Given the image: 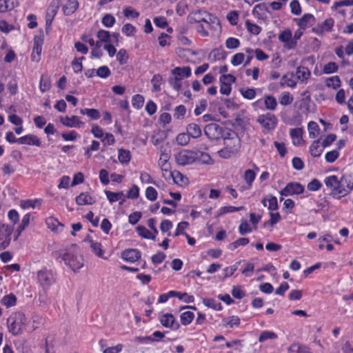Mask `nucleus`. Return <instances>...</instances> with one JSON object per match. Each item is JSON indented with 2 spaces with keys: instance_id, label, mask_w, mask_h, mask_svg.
Here are the masks:
<instances>
[{
  "instance_id": "nucleus-32",
  "label": "nucleus",
  "mask_w": 353,
  "mask_h": 353,
  "mask_svg": "<svg viewBox=\"0 0 353 353\" xmlns=\"http://www.w3.org/2000/svg\"><path fill=\"white\" fill-rule=\"evenodd\" d=\"M80 113L83 115H87L91 120H97L101 117L99 111L94 108L81 109Z\"/></svg>"
},
{
  "instance_id": "nucleus-54",
  "label": "nucleus",
  "mask_w": 353,
  "mask_h": 353,
  "mask_svg": "<svg viewBox=\"0 0 353 353\" xmlns=\"http://www.w3.org/2000/svg\"><path fill=\"white\" fill-rule=\"evenodd\" d=\"M157 191L153 187H148L145 190V197L151 201H154L157 199Z\"/></svg>"
},
{
  "instance_id": "nucleus-57",
  "label": "nucleus",
  "mask_w": 353,
  "mask_h": 353,
  "mask_svg": "<svg viewBox=\"0 0 353 353\" xmlns=\"http://www.w3.org/2000/svg\"><path fill=\"white\" fill-rule=\"evenodd\" d=\"M240 46V41L238 39L229 37L225 41V46L228 49H236Z\"/></svg>"
},
{
  "instance_id": "nucleus-42",
  "label": "nucleus",
  "mask_w": 353,
  "mask_h": 353,
  "mask_svg": "<svg viewBox=\"0 0 353 353\" xmlns=\"http://www.w3.org/2000/svg\"><path fill=\"white\" fill-rule=\"evenodd\" d=\"M290 350L291 352H296V353H312V352L310 351V349L305 346V345H300V344H292L290 347Z\"/></svg>"
},
{
  "instance_id": "nucleus-56",
  "label": "nucleus",
  "mask_w": 353,
  "mask_h": 353,
  "mask_svg": "<svg viewBox=\"0 0 353 353\" xmlns=\"http://www.w3.org/2000/svg\"><path fill=\"white\" fill-rule=\"evenodd\" d=\"M139 196V188L137 185H133L131 188L128 191L125 198L128 199H137Z\"/></svg>"
},
{
  "instance_id": "nucleus-38",
  "label": "nucleus",
  "mask_w": 353,
  "mask_h": 353,
  "mask_svg": "<svg viewBox=\"0 0 353 353\" xmlns=\"http://www.w3.org/2000/svg\"><path fill=\"white\" fill-rule=\"evenodd\" d=\"M119 161L122 164H126L130 161V153L128 150L124 149L119 150Z\"/></svg>"
},
{
  "instance_id": "nucleus-62",
  "label": "nucleus",
  "mask_w": 353,
  "mask_h": 353,
  "mask_svg": "<svg viewBox=\"0 0 353 353\" xmlns=\"http://www.w3.org/2000/svg\"><path fill=\"white\" fill-rule=\"evenodd\" d=\"M168 81H169L170 85L174 90L179 91L181 88L182 85H181V78L177 77H170Z\"/></svg>"
},
{
  "instance_id": "nucleus-46",
  "label": "nucleus",
  "mask_w": 353,
  "mask_h": 353,
  "mask_svg": "<svg viewBox=\"0 0 353 353\" xmlns=\"http://www.w3.org/2000/svg\"><path fill=\"white\" fill-rule=\"evenodd\" d=\"M245 26L248 31L254 35H258L261 31V28L260 26L251 23L249 20L245 21Z\"/></svg>"
},
{
  "instance_id": "nucleus-33",
  "label": "nucleus",
  "mask_w": 353,
  "mask_h": 353,
  "mask_svg": "<svg viewBox=\"0 0 353 353\" xmlns=\"http://www.w3.org/2000/svg\"><path fill=\"white\" fill-rule=\"evenodd\" d=\"M168 173L172 177L173 181L176 184H183L188 181V178L179 171H168Z\"/></svg>"
},
{
  "instance_id": "nucleus-40",
  "label": "nucleus",
  "mask_w": 353,
  "mask_h": 353,
  "mask_svg": "<svg viewBox=\"0 0 353 353\" xmlns=\"http://www.w3.org/2000/svg\"><path fill=\"white\" fill-rule=\"evenodd\" d=\"M144 101V97L139 94L134 95L132 99V106L134 108L137 110L141 109L143 107Z\"/></svg>"
},
{
  "instance_id": "nucleus-48",
  "label": "nucleus",
  "mask_w": 353,
  "mask_h": 353,
  "mask_svg": "<svg viewBox=\"0 0 353 353\" xmlns=\"http://www.w3.org/2000/svg\"><path fill=\"white\" fill-rule=\"evenodd\" d=\"M244 208L243 206L234 207V206H224L219 209L218 216H221L226 213H230L233 212L240 211Z\"/></svg>"
},
{
  "instance_id": "nucleus-14",
  "label": "nucleus",
  "mask_w": 353,
  "mask_h": 353,
  "mask_svg": "<svg viewBox=\"0 0 353 353\" xmlns=\"http://www.w3.org/2000/svg\"><path fill=\"white\" fill-rule=\"evenodd\" d=\"M159 321L163 326L177 330L180 327V324L176 321L172 314H165L159 318Z\"/></svg>"
},
{
  "instance_id": "nucleus-26",
  "label": "nucleus",
  "mask_w": 353,
  "mask_h": 353,
  "mask_svg": "<svg viewBox=\"0 0 353 353\" xmlns=\"http://www.w3.org/2000/svg\"><path fill=\"white\" fill-rule=\"evenodd\" d=\"M324 148L321 145L319 140L314 141L310 147V152L311 155L314 157H319L321 155V153L323 151Z\"/></svg>"
},
{
  "instance_id": "nucleus-55",
  "label": "nucleus",
  "mask_w": 353,
  "mask_h": 353,
  "mask_svg": "<svg viewBox=\"0 0 353 353\" xmlns=\"http://www.w3.org/2000/svg\"><path fill=\"white\" fill-rule=\"evenodd\" d=\"M239 231L240 234L245 235L246 234L250 233L252 232V228H250L248 221L246 220H243L241 221L239 227Z\"/></svg>"
},
{
  "instance_id": "nucleus-15",
  "label": "nucleus",
  "mask_w": 353,
  "mask_h": 353,
  "mask_svg": "<svg viewBox=\"0 0 353 353\" xmlns=\"http://www.w3.org/2000/svg\"><path fill=\"white\" fill-rule=\"evenodd\" d=\"M141 252L137 249H127L121 252V258L128 262L134 263L141 258Z\"/></svg>"
},
{
  "instance_id": "nucleus-29",
  "label": "nucleus",
  "mask_w": 353,
  "mask_h": 353,
  "mask_svg": "<svg viewBox=\"0 0 353 353\" xmlns=\"http://www.w3.org/2000/svg\"><path fill=\"white\" fill-rule=\"evenodd\" d=\"M294 74L293 72H289L283 75L281 79L280 84L281 86L288 85L294 88L296 85V81L294 79Z\"/></svg>"
},
{
  "instance_id": "nucleus-31",
  "label": "nucleus",
  "mask_w": 353,
  "mask_h": 353,
  "mask_svg": "<svg viewBox=\"0 0 353 353\" xmlns=\"http://www.w3.org/2000/svg\"><path fill=\"white\" fill-rule=\"evenodd\" d=\"M172 73L177 77H189L191 75V69L187 67H176L172 70Z\"/></svg>"
},
{
  "instance_id": "nucleus-47",
  "label": "nucleus",
  "mask_w": 353,
  "mask_h": 353,
  "mask_svg": "<svg viewBox=\"0 0 353 353\" xmlns=\"http://www.w3.org/2000/svg\"><path fill=\"white\" fill-rule=\"evenodd\" d=\"M277 334L272 331H263L259 338V341L263 343L268 339H276Z\"/></svg>"
},
{
  "instance_id": "nucleus-63",
  "label": "nucleus",
  "mask_w": 353,
  "mask_h": 353,
  "mask_svg": "<svg viewBox=\"0 0 353 353\" xmlns=\"http://www.w3.org/2000/svg\"><path fill=\"white\" fill-rule=\"evenodd\" d=\"M117 59L121 65L125 64L127 63L128 59V56L127 54L126 51L124 49H121L119 50L117 54Z\"/></svg>"
},
{
  "instance_id": "nucleus-19",
  "label": "nucleus",
  "mask_w": 353,
  "mask_h": 353,
  "mask_svg": "<svg viewBox=\"0 0 353 353\" xmlns=\"http://www.w3.org/2000/svg\"><path fill=\"white\" fill-rule=\"evenodd\" d=\"M196 162L202 165H212L214 161L211 158L210 155L205 152L200 150H195Z\"/></svg>"
},
{
  "instance_id": "nucleus-49",
  "label": "nucleus",
  "mask_w": 353,
  "mask_h": 353,
  "mask_svg": "<svg viewBox=\"0 0 353 353\" xmlns=\"http://www.w3.org/2000/svg\"><path fill=\"white\" fill-rule=\"evenodd\" d=\"M190 140V137L188 133H180L177 135L176 141L177 143L181 146L188 144Z\"/></svg>"
},
{
  "instance_id": "nucleus-7",
  "label": "nucleus",
  "mask_w": 353,
  "mask_h": 353,
  "mask_svg": "<svg viewBox=\"0 0 353 353\" xmlns=\"http://www.w3.org/2000/svg\"><path fill=\"white\" fill-rule=\"evenodd\" d=\"M196 158L195 151L189 150H183L175 156L177 164L183 166L195 163Z\"/></svg>"
},
{
  "instance_id": "nucleus-27",
  "label": "nucleus",
  "mask_w": 353,
  "mask_h": 353,
  "mask_svg": "<svg viewBox=\"0 0 353 353\" xmlns=\"http://www.w3.org/2000/svg\"><path fill=\"white\" fill-rule=\"evenodd\" d=\"M105 194L110 203H114L119 200L125 201V196L123 192H114L105 190Z\"/></svg>"
},
{
  "instance_id": "nucleus-10",
  "label": "nucleus",
  "mask_w": 353,
  "mask_h": 353,
  "mask_svg": "<svg viewBox=\"0 0 353 353\" xmlns=\"http://www.w3.org/2000/svg\"><path fill=\"white\" fill-rule=\"evenodd\" d=\"M204 134L211 141H216L223 137V128L215 123L205 126Z\"/></svg>"
},
{
  "instance_id": "nucleus-59",
  "label": "nucleus",
  "mask_w": 353,
  "mask_h": 353,
  "mask_svg": "<svg viewBox=\"0 0 353 353\" xmlns=\"http://www.w3.org/2000/svg\"><path fill=\"white\" fill-rule=\"evenodd\" d=\"M115 23L114 17L110 14H106L102 19V23L107 28L113 26Z\"/></svg>"
},
{
  "instance_id": "nucleus-8",
  "label": "nucleus",
  "mask_w": 353,
  "mask_h": 353,
  "mask_svg": "<svg viewBox=\"0 0 353 353\" xmlns=\"http://www.w3.org/2000/svg\"><path fill=\"white\" fill-rule=\"evenodd\" d=\"M13 232V227L4 223H0V250L7 248L11 241V235Z\"/></svg>"
},
{
  "instance_id": "nucleus-30",
  "label": "nucleus",
  "mask_w": 353,
  "mask_h": 353,
  "mask_svg": "<svg viewBox=\"0 0 353 353\" xmlns=\"http://www.w3.org/2000/svg\"><path fill=\"white\" fill-rule=\"evenodd\" d=\"M311 75L310 70L303 66H299L296 68V78L301 81L307 80Z\"/></svg>"
},
{
  "instance_id": "nucleus-36",
  "label": "nucleus",
  "mask_w": 353,
  "mask_h": 353,
  "mask_svg": "<svg viewBox=\"0 0 353 353\" xmlns=\"http://www.w3.org/2000/svg\"><path fill=\"white\" fill-rule=\"evenodd\" d=\"M294 101L293 96L289 92H283L279 97V103L282 105H288Z\"/></svg>"
},
{
  "instance_id": "nucleus-37",
  "label": "nucleus",
  "mask_w": 353,
  "mask_h": 353,
  "mask_svg": "<svg viewBox=\"0 0 353 353\" xmlns=\"http://www.w3.org/2000/svg\"><path fill=\"white\" fill-rule=\"evenodd\" d=\"M325 85L328 88L336 90L341 86V80L338 76L331 77L326 79Z\"/></svg>"
},
{
  "instance_id": "nucleus-61",
  "label": "nucleus",
  "mask_w": 353,
  "mask_h": 353,
  "mask_svg": "<svg viewBox=\"0 0 353 353\" xmlns=\"http://www.w3.org/2000/svg\"><path fill=\"white\" fill-rule=\"evenodd\" d=\"M61 0H52L50 5L48 8L47 11L49 12L50 14L56 15L59 6H60Z\"/></svg>"
},
{
  "instance_id": "nucleus-53",
  "label": "nucleus",
  "mask_w": 353,
  "mask_h": 353,
  "mask_svg": "<svg viewBox=\"0 0 353 353\" xmlns=\"http://www.w3.org/2000/svg\"><path fill=\"white\" fill-rule=\"evenodd\" d=\"M186 113V108L183 105H179L174 109V117L176 119H182Z\"/></svg>"
},
{
  "instance_id": "nucleus-3",
  "label": "nucleus",
  "mask_w": 353,
  "mask_h": 353,
  "mask_svg": "<svg viewBox=\"0 0 353 353\" xmlns=\"http://www.w3.org/2000/svg\"><path fill=\"white\" fill-rule=\"evenodd\" d=\"M26 321L27 319L23 312H18L12 314L7 319L9 332L14 336L21 334Z\"/></svg>"
},
{
  "instance_id": "nucleus-24",
  "label": "nucleus",
  "mask_w": 353,
  "mask_h": 353,
  "mask_svg": "<svg viewBox=\"0 0 353 353\" xmlns=\"http://www.w3.org/2000/svg\"><path fill=\"white\" fill-rule=\"evenodd\" d=\"M77 205H92L95 202V200L88 193H81L75 199Z\"/></svg>"
},
{
  "instance_id": "nucleus-52",
  "label": "nucleus",
  "mask_w": 353,
  "mask_h": 353,
  "mask_svg": "<svg viewBox=\"0 0 353 353\" xmlns=\"http://www.w3.org/2000/svg\"><path fill=\"white\" fill-rule=\"evenodd\" d=\"M110 74V70L108 66L105 65L101 66L97 70H96V75L101 78L105 79L108 77Z\"/></svg>"
},
{
  "instance_id": "nucleus-39",
  "label": "nucleus",
  "mask_w": 353,
  "mask_h": 353,
  "mask_svg": "<svg viewBox=\"0 0 353 353\" xmlns=\"http://www.w3.org/2000/svg\"><path fill=\"white\" fill-rule=\"evenodd\" d=\"M13 0H0V12H5L14 8Z\"/></svg>"
},
{
  "instance_id": "nucleus-23",
  "label": "nucleus",
  "mask_w": 353,
  "mask_h": 353,
  "mask_svg": "<svg viewBox=\"0 0 353 353\" xmlns=\"http://www.w3.org/2000/svg\"><path fill=\"white\" fill-rule=\"evenodd\" d=\"M187 133L190 137L197 139L202 134L200 126L194 123H189L186 127Z\"/></svg>"
},
{
  "instance_id": "nucleus-43",
  "label": "nucleus",
  "mask_w": 353,
  "mask_h": 353,
  "mask_svg": "<svg viewBox=\"0 0 353 353\" xmlns=\"http://www.w3.org/2000/svg\"><path fill=\"white\" fill-rule=\"evenodd\" d=\"M250 242V240L248 238H239L236 241L231 243L228 245V248L230 250H234L236 249L239 246H244L248 244Z\"/></svg>"
},
{
  "instance_id": "nucleus-16",
  "label": "nucleus",
  "mask_w": 353,
  "mask_h": 353,
  "mask_svg": "<svg viewBox=\"0 0 353 353\" xmlns=\"http://www.w3.org/2000/svg\"><path fill=\"white\" fill-rule=\"evenodd\" d=\"M60 121L64 126L68 128H81L84 125V123L81 121L77 116H72L71 117L68 116L65 117H61Z\"/></svg>"
},
{
  "instance_id": "nucleus-17",
  "label": "nucleus",
  "mask_w": 353,
  "mask_h": 353,
  "mask_svg": "<svg viewBox=\"0 0 353 353\" xmlns=\"http://www.w3.org/2000/svg\"><path fill=\"white\" fill-rule=\"evenodd\" d=\"M300 29L305 30L312 26L315 22V18L312 14H305L301 18L294 19Z\"/></svg>"
},
{
  "instance_id": "nucleus-9",
  "label": "nucleus",
  "mask_w": 353,
  "mask_h": 353,
  "mask_svg": "<svg viewBox=\"0 0 353 353\" xmlns=\"http://www.w3.org/2000/svg\"><path fill=\"white\" fill-rule=\"evenodd\" d=\"M305 188L299 182H290L284 188L280 191L282 196H288L294 194H300L304 192ZM283 197L280 198V201H283Z\"/></svg>"
},
{
  "instance_id": "nucleus-21",
  "label": "nucleus",
  "mask_w": 353,
  "mask_h": 353,
  "mask_svg": "<svg viewBox=\"0 0 353 353\" xmlns=\"http://www.w3.org/2000/svg\"><path fill=\"white\" fill-rule=\"evenodd\" d=\"M46 223L48 228L53 232H59L63 228V224L52 216L47 218L46 219Z\"/></svg>"
},
{
  "instance_id": "nucleus-22",
  "label": "nucleus",
  "mask_w": 353,
  "mask_h": 353,
  "mask_svg": "<svg viewBox=\"0 0 353 353\" xmlns=\"http://www.w3.org/2000/svg\"><path fill=\"white\" fill-rule=\"evenodd\" d=\"M270 13L268 5L265 3H259L255 6L252 14L258 18H263L265 14Z\"/></svg>"
},
{
  "instance_id": "nucleus-50",
  "label": "nucleus",
  "mask_w": 353,
  "mask_h": 353,
  "mask_svg": "<svg viewBox=\"0 0 353 353\" xmlns=\"http://www.w3.org/2000/svg\"><path fill=\"white\" fill-rule=\"evenodd\" d=\"M39 88L42 92H45L50 90V81L46 76H41L40 79Z\"/></svg>"
},
{
  "instance_id": "nucleus-11",
  "label": "nucleus",
  "mask_w": 353,
  "mask_h": 353,
  "mask_svg": "<svg viewBox=\"0 0 353 353\" xmlns=\"http://www.w3.org/2000/svg\"><path fill=\"white\" fill-rule=\"evenodd\" d=\"M334 24V20L330 17L326 19L323 22L318 23L315 27L312 28V32L319 36H323L325 32H330L332 30Z\"/></svg>"
},
{
  "instance_id": "nucleus-20",
  "label": "nucleus",
  "mask_w": 353,
  "mask_h": 353,
  "mask_svg": "<svg viewBox=\"0 0 353 353\" xmlns=\"http://www.w3.org/2000/svg\"><path fill=\"white\" fill-rule=\"evenodd\" d=\"M43 39L35 37L31 58L32 61L38 62L40 60V55L42 50Z\"/></svg>"
},
{
  "instance_id": "nucleus-4",
  "label": "nucleus",
  "mask_w": 353,
  "mask_h": 353,
  "mask_svg": "<svg viewBox=\"0 0 353 353\" xmlns=\"http://www.w3.org/2000/svg\"><path fill=\"white\" fill-rule=\"evenodd\" d=\"M37 281L41 287L43 294L39 295V299L46 296L47 291L49 288L56 282V276L54 273L51 270L47 268H43L41 270L37 272Z\"/></svg>"
},
{
  "instance_id": "nucleus-2",
  "label": "nucleus",
  "mask_w": 353,
  "mask_h": 353,
  "mask_svg": "<svg viewBox=\"0 0 353 353\" xmlns=\"http://www.w3.org/2000/svg\"><path fill=\"white\" fill-rule=\"evenodd\" d=\"M187 21L190 24L204 22L209 27L212 24L219 26V20L216 17L203 10H196L190 12L187 17Z\"/></svg>"
},
{
  "instance_id": "nucleus-64",
  "label": "nucleus",
  "mask_w": 353,
  "mask_h": 353,
  "mask_svg": "<svg viewBox=\"0 0 353 353\" xmlns=\"http://www.w3.org/2000/svg\"><path fill=\"white\" fill-rule=\"evenodd\" d=\"M338 70V65L334 62H329L325 64L323 67V71L325 74H331L336 72Z\"/></svg>"
},
{
  "instance_id": "nucleus-41",
  "label": "nucleus",
  "mask_w": 353,
  "mask_h": 353,
  "mask_svg": "<svg viewBox=\"0 0 353 353\" xmlns=\"http://www.w3.org/2000/svg\"><path fill=\"white\" fill-rule=\"evenodd\" d=\"M1 303L6 305L7 307L13 306L16 304L17 298L13 294L4 296L1 299Z\"/></svg>"
},
{
  "instance_id": "nucleus-12",
  "label": "nucleus",
  "mask_w": 353,
  "mask_h": 353,
  "mask_svg": "<svg viewBox=\"0 0 353 353\" xmlns=\"http://www.w3.org/2000/svg\"><path fill=\"white\" fill-rule=\"evenodd\" d=\"M236 77L232 74H223L220 77V92L222 94L229 95L231 92L232 83L235 82Z\"/></svg>"
},
{
  "instance_id": "nucleus-60",
  "label": "nucleus",
  "mask_w": 353,
  "mask_h": 353,
  "mask_svg": "<svg viewBox=\"0 0 353 353\" xmlns=\"http://www.w3.org/2000/svg\"><path fill=\"white\" fill-rule=\"evenodd\" d=\"M339 156V152L336 150H334L327 152L325 155V159L327 163H333L338 159Z\"/></svg>"
},
{
  "instance_id": "nucleus-13",
  "label": "nucleus",
  "mask_w": 353,
  "mask_h": 353,
  "mask_svg": "<svg viewBox=\"0 0 353 353\" xmlns=\"http://www.w3.org/2000/svg\"><path fill=\"white\" fill-rule=\"evenodd\" d=\"M230 135L231 134L228 133V136L223 138L224 145L227 149L236 154L240 149V139L234 133H232V137H230Z\"/></svg>"
},
{
  "instance_id": "nucleus-25",
  "label": "nucleus",
  "mask_w": 353,
  "mask_h": 353,
  "mask_svg": "<svg viewBox=\"0 0 353 353\" xmlns=\"http://www.w3.org/2000/svg\"><path fill=\"white\" fill-rule=\"evenodd\" d=\"M79 3L77 0H68L63 6V12L65 15L73 14L78 8Z\"/></svg>"
},
{
  "instance_id": "nucleus-5",
  "label": "nucleus",
  "mask_w": 353,
  "mask_h": 353,
  "mask_svg": "<svg viewBox=\"0 0 353 353\" xmlns=\"http://www.w3.org/2000/svg\"><path fill=\"white\" fill-rule=\"evenodd\" d=\"M54 256L57 259L61 258L74 271L79 270L83 265L82 259L69 250L57 251L54 253Z\"/></svg>"
},
{
  "instance_id": "nucleus-28",
  "label": "nucleus",
  "mask_w": 353,
  "mask_h": 353,
  "mask_svg": "<svg viewBox=\"0 0 353 353\" xmlns=\"http://www.w3.org/2000/svg\"><path fill=\"white\" fill-rule=\"evenodd\" d=\"M263 104L265 110L274 111L276 109L277 101L274 97L266 95L264 97Z\"/></svg>"
},
{
  "instance_id": "nucleus-18",
  "label": "nucleus",
  "mask_w": 353,
  "mask_h": 353,
  "mask_svg": "<svg viewBox=\"0 0 353 353\" xmlns=\"http://www.w3.org/2000/svg\"><path fill=\"white\" fill-rule=\"evenodd\" d=\"M19 143L21 145L41 146V142L40 139L34 134H27L19 138Z\"/></svg>"
},
{
  "instance_id": "nucleus-1",
  "label": "nucleus",
  "mask_w": 353,
  "mask_h": 353,
  "mask_svg": "<svg viewBox=\"0 0 353 353\" xmlns=\"http://www.w3.org/2000/svg\"><path fill=\"white\" fill-rule=\"evenodd\" d=\"M350 180L345 176H342L340 179L335 175L325 177L324 183L327 188H330V195L338 199L347 195L353 189L350 185Z\"/></svg>"
},
{
  "instance_id": "nucleus-58",
  "label": "nucleus",
  "mask_w": 353,
  "mask_h": 353,
  "mask_svg": "<svg viewBox=\"0 0 353 353\" xmlns=\"http://www.w3.org/2000/svg\"><path fill=\"white\" fill-rule=\"evenodd\" d=\"M97 38L99 39V44L101 45L100 42H109L110 41V32L107 30H100L97 32Z\"/></svg>"
},
{
  "instance_id": "nucleus-34",
  "label": "nucleus",
  "mask_w": 353,
  "mask_h": 353,
  "mask_svg": "<svg viewBox=\"0 0 353 353\" xmlns=\"http://www.w3.org/2000/svg\"><path fill=\"white\" fill-rule=\"evenodd\" d=\"M137 231L139 236L146 239L155 241V235H152V232L143 225L137 227Z\"/></svg>"
},
{
  "instance_id": "nucleus-51",
  "label": "nucleus",
  "mask_w": 353,
  "mask_h": 353,
  "mask_svg": "<svg viewBox=\"0 0 353 353\" xmlns=\"http://www.w3.org/2000/svg\"><path fill=\"white\" fill-rule=\"evenodd\" d=\"M90 248L92 251L100 258L103 257V250L101 248V244L98 242H91Z\"/></svg>"
},
{
  "instance_id": "nucleus-6",
  "label": "nucleus",
  "mask_w": 353,
  "mask_h": 353,
  "mask_svg": "<svg viewBox=\"0 0 353 353\" xmlns=\"http://www.w3.org/2000/svg\"><path fill=\"white\" fill-rule=\"evenodd\" d=\"M256 121L265 130H273L277 124V119L273 114L268 112L257 117Z\"/></svg>"
},
{
  "instance_id": "nucleus-45",
  "label": "nucleus",
  "mask_w": 353,
  "mask_h": 353,
  "mask_svg": "<svg viewBox=\"0 0 353 353\" xmlns=\"http://www.w3.org/2000/svg\"><path fill=\"white\" fill-rule=\"evenodd\" d=\"M240 92L243 98L246 99L252 100L256 97V90L254 88H241Z\"/></svg>"
},
{
  "instance_id": "nucleus-44",
  "label": "nucleus",
  "mask_w": 353,
  "mask_h": 353,
  "mask_svg": "<svg viewBox=\"0 0 353 353\" xmlns=\"http://www.w3.org/2000/svg\"><path fill=\"white\" fill-rule=\"evenodd\" d=\"M309 136L314 139L319 134V127L314 121H310L308 123Z\"/></svg>"
},
{
  "instance_id": "nucleus-35",
  "label": "nucleus",
  "mask_w": 353,
  "mask_h": 353,
  "mask_svg": "<svg viewBox=\"0 0 353 353\" xmlns=\"http://www.w3.org/2000/svg\"><path fill=\"white\" fill-rule=\"evenodd\" d=\"M194 318V314L192 312L187 311L183 312L180 315V321L182 325H188L192 323Z\"/></svg>"
}]
</instances>
